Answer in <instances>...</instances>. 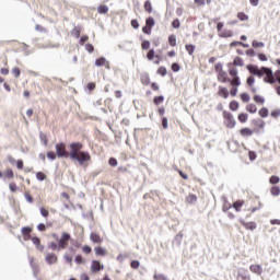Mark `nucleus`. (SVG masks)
Returning a JSON list of instances; mask_svg holds the SVG:
<instances>
[{"label": "nucleus", "instance_id": "5fc2aeb1", "mask_svg": "<svg viewBox=\"0 0 280 280\" xmlns=\"http://www.w3.org/2000/svg\"><path fill=\"white\" fill-rule=\"evenodd\" d=\"M130 266L133 270H137L139 268V266H141V262H139V260H132L130 262Z\"/></svg>", "mask_w": 280, "mask_h": 280}, {"label": "nucleus", "instance_id": "4c0bfd02", "mask_svg": "<svg viewBox=\"0 0 280 280\" xmlns=\"http://www.w3.org/2000/svg\"><path fill=\"white\" fill-rule=\"evenodd\" d=\"M255 126L256 128H259L261 130L266 128V121H264L262 119L255 120Z\"/></svg>", "mask_w": 280, "mask_h": 280}, {"label": "nucleus", "instance_id": "f8f14e48", "mask_svg": "<svg viewBox=\"0 0 280 280\" xmlns=\"http://www.w3.org/2000/svg\"><path fill=\"white\" fill-rule=\"evenodd\" d=\"M46 262L49 264V266L54 264H58V256L54 253H48L45 257Z\"/></svg>", "mask_w": 280, "mask_h": 280}, {"label": "nucleus", "instance_id": "79ce46f5", "mask_svg": "<svg viewBox=\"0 0 280 280\" xmlns=\"http://www.w3.org/2000/svg\"><path fill=\"white\" fill-rule=\"evenodd\" d=\"M24 197H25V200L32 205L34 202V197H32V194H30V191H25L24 192Z\"/></svg>", "mask_w": 280, "mask_h": 280}, {"label": "nucleus", "instance_id": "a18cd8bd", "mask_svg": "<svg viewBox=\"0 0 280 280\" xmlns=\"http://www.w3.org/2000/svg\"><path fill=\"white\" fill-rule=\"evenodd\" d=\"M145 25H147V27H151L152 28L155 25L154 18H148L145 20Z\"/></svg>", "mask_w": 280, "mask_h": 280}, {"label": "nucleus", "instance_id": "393cba45", "mask_svg": "<svg viewBox=\"0 0 280 280\" xmlns=\"http://www.w3.org/2000/svg\"><path fill=\"white\" fill-rule=\"evenodd\" d=\"M229 108H230V110L235 113V110L240 109V103L237 101H232V102H230Z\"/></svg>", "mask_w": 280, "mask_h": 280}, {"label": "nucleus", "instance_id": "a878e982", "mask_svg": "<svg viewBox=\"0 0 280 280\" xmlns=\"http://www.w3.org/2000/svg\"><path fill=\"white\" fill-rule=\"evenodd\" d=\"M98 14H108V5L101 4L97 7Z\"/></svg>", "mask_w": 280, "mask_h": 280}, {"label": "nucleus", "instance_id": "ddd939ff", "mask_svg": "<svg viewBox=\"0 0 280 280\" xmlns=\"http://www.w3.org/2000/svg\"><path fill=\"white\" fill-rule=\"evenodd\" d=\"M240 135H241V137H244V139H246L248 137H253V135H255V130H253L248 127H244L240 130Z\"/></svg>", "mask_w": 280, "mask_h": 280}, {"label": "nucleus", "instance_id": "423d86ee", "mask_svg": "<svg viewBox=\"0 0 280 280\" xmlns=\"http://www.w3.org/2000/svg\"><path fill=\"white\" fill-rule=\"evenodd\" d=\"M222 27H224V23L223 22H219L217 23V31H218V35L220 38H231L233 36V31L231 30H223Z\"/></svg>", "mask_w": 280, "mask_h": 280}, {"label": "nucleus", "instance_id": "a211bd4d", "mask_svg": "<svg viewBox=\"0 0 280 280\" xmlns=\"http://www.w3.org/2000/svg\"><path fill=\"white\" fill-rule=\"evenodd\" d=\"M247 85L249 86L252 93H257V88H255V77L254 75H249L247 78Z\"/></svg>", "mask_w": 280, "mask_h": 280}, {"label": "nucleus", "instance_id": "c756f323", "mask_svg": "<svg viewBox=\"0 0 280 280\" xmlns=\"http://www.w3.org/2000/svg\"><path fill=\"white\" fill-rule=\"evenodd\" d=\"M185 49L189 54V56H194V51H196V46L191 44H186Z\"/></svg>", "mask_w": 280, "mask_h": 280}, {"label": "nucleus", "instance_id": "4468645a", "mask_svg": "<svg viewBox=\"0 0 280 280\" xmlns=\"http://www.w3.org/2000/svg\"><path fill=\"white\" fill-rule=\"evenodd\" d=\"M229 69H231V67H233L235 69V67H244V59H242V57H235L232 63L228 65Z\"/></svg>", "mask_w": 280, "mask_h": 280}, {"label": "nucleus", "instance_id": "9b49d317", "mask_svg": "<svg viewBox=\"0 0 280 280\" xmlns=\"http://www.w3.org/2000/svg\"><path fill=\"white\" fill-rule=\"evenodd\" d=\"M249 270L250 272H253L254 275H257L258 277H261V275H264V268L261 267V265H250L249 266Z\"/></svg>", "mask_w": 280, "mask_h": 280}, {"label": "nucleus", "instance_id": "72a5a7b5", "mask_svg": "<svg viewBox=\"0 0 280 280\" xmlns=\"http://www.w3.org/2000/svg\"><path fill=\"white\" fill-rule=\"evenodd\" d=\"M144 10L148 12V14H152V2H150V0L144 2Z\"/></svg>", "mask_w": 280, "mask_h": 280}, {"label": "nucleus", "instance_id": "39448f33", "mask_svg": "<svg viewBox=\"0 0 280 280\" xmlns=\"http://www.w3.org/2000/svg\"><path fill=\"white\" fill-rule=\"evenodd\" d=\"M223 124L226 128H229L230 130H233V128L237 126V120H235V117L231 114V112L224 110Z\"/></svg>", "mask_w": 280, "mask_h": 280}, {"label": "nucleus", "instance_id": "f03ea898", "mask_svg": "<svg viewBox=\"0 0 280 280\" xmlns=\"http://www.w3.org/2000/svg\"><path fill=\"white\" fill-rule=\"evenodd\" d=\"M247 71L252 75H257V78H262L266 84H278L275 86L277 95L280 96V69L272 71L271 68L268 67H257L255 65H247Z\"/></svg>", "mask_w": 280, "mask_h": 280}, {"label": "nucleus", "instance_id": "052dcab7", "mask_svg": "<svg viewBox=\"0 0 280 280\" xmlns=\"http://www.w3.org/2000/svg\"><path fill=\"white\" fill-rule=\"evenodd\" d=\"M172 27H174V30H178V27H180V21L178 19H175L172 22Z\"/></svg>", "mask_w": 280, "mask_h": 280}, {"label": "nucleus", "instance_id": "6ab92c4d", "mask_svg": "<svg viewBox=\"0 0 280 280\" xmlns=\"http://www.w3.org/2000/svg\"><path fill=\"white\" fill-rule=\"evenodd\" d=\"M90 240L93 242V244H100L102 242V237L96 232H92L90 234Z\"/></svg>", "mask_w": 280, "mask_h": 280}, {"label": "nucleus", "instance_id": "20e7f679", "mask_svg": "<svg viewBox=\"0 0 280 280\" xmlns=\"http://www.w3.org/2000/svg\"><path fill=\"white\" fill-rule=\"evenodd\" d=\"M214 70L217 73L218 82H221V84H226V83L231 84V82L233 81V77L229 78V73L224 71L222 63H217L214 66Z\"/></svg>", "mask_w": 280, "mask_h": 280}, {"label": "nucleus", "instance_id": "13d9d810", "mask_svg": "<svg viewBox=\"0 0 280 280\" xmlns=\"http://www.w3.org/2000/svg\"><path fill=\"white\" fill-rule=\"evenodd\" d=\"M9 189L14 194L19 189V186H16V183H10L9 184Z\"/></svg>", "mask_w": 280, "mask_h": 280}, {"label": "nucleus", "instance_id": "f704fd0d", "mask_svg": "<svg viewBox=\"0 0 280 280\" xmlns=\"http://www.w3.org/2000/svg\"><path fill=\"white\" fill-rule=\"evenodd\" d=\"M242 102H244L245 104H248V102H250V95H248V93L244 92L240 95Z\"/></svg>", "mask_w": 280, "mask_h": 280}, {"label": "nucleus", "instance_id": "774afa93", "mask_svg": "<svg viewBox=\"0 0 280 280\" xmlns=\"http://www.w3.org/2000/svg\"><path fill=\"white\" fill-rule=\"evenodd\" d=\"M72 34H73V36H75V38H80V28H78V27L73 28Z\"/></svg>", "mask_w": 280, "mask_h": 280}, {"label": "nucleus", "instance_id": "7ed1b4c3", "mask_svg": "<svg viewBox=\"0 0 280 280\" xmlns=\"http://www.w3.org/2000/svg\"><path fill=\"white\" fill-rule=\"evenodd\" d=\"M229 75L232 77V81H231V90H230V95L232 97H235L237 95V88L242 86V81L240 79V71L237 70V68H233L230 67L229 69Z\"/></svg>", "mask_w": 280, "mask_h": 280}, {"label": "nucleus", "instance_id": "8fccbe9b", "mask_svg": "<svg viewBox=\"0 0 280 280\" xmlns=\"http://www.w3.org/2000/svg\"><path fill=\"white\" fill-rule=\"evenodd\" d=\"M141 49L148 50L150 49V40L145 39L141 43Z\"/></svg>", "mask_w": 280, "mask_h": 280}, {"label": "nucleus", "instance_id": "6e6d98bb", "mask_svg": "<svg viewBox=\"0 0 280 280\" xmlns=\"http://www.w3.org/2000/svg\"><path fill=\"white\" fill-rule=\"evenodd\" d=\"M153 279L154 280H167V278L163 273H155Z\"/></svg>", "mask_w": 280, "mask_h": 280}, {"label": "nucleus", "instance_id": "0eeeda50", "mask_svg": "<svg viewBox=\"0 0 280 280\" xmlns=\"http://www.w3.org/2000/svg\"><path fill=\"white\" fill-rule=\"evenodd\" d=\"M69 240H71V235L67 232L61 234V238L58 241L59 249L65 250L67 246H69Z\"/></svg>", "mask_w": 280, "mask_h": 280}, {"label": "nucleus", "instance_id": "0e129e2a", "mask_svg": "<svg viewBox=\"0 0 280 280\" xmlns=\"http://www.w3.org/2000/svg\"><path fill=\"white\" fill-rule=\"evenodd\" d=\"M271 117H273V119H277L278 117H280V109H273L271 112Z\"/></svg>", "mask_w": 280, "mask_h": 280}, {"label": "nucleus", "instance_id": "aec40b11", "mask_svg": "<svg viewBox=\"0 0 280 280\" xmlns=\"http://www.w3.org/2000/svg\"><path fill=\"white\" fill-rule=\"evenodd\" d=\"M140 82L143 84V86H149L150 84V74L143 73L140 75Z\"/></svg>", "mask_w": 280, "mask_h": 280}, {"label": "nucleus", "instance_id": "de8ad7c7", "mask_svg": "<svg viewBox=\"0 0 280 280\" xmlns=\"http://www.w3.org/2000/svg\"><path fill=\"white\" fill-rule=\"evenodd\" d=\"M36 178L37 180H46L47 179V175L43 172H37L36 173Z\"/></svg>", "mask_w": 280, "mask_h": 280}, {"label": "nucleus", "instance_id": "4d7b16f0", "mask_svg": "<svg viewBox=\"0 0 280 280\" xmlns=\"http://www.w3.org/2000/svg\"><path fill=\"white\" fill-rule=\"evenodd\" d=\"M56 156H58L54 151L47 152V159H50V161H56Z\"/></svg>", "mask_w": 280, "mask_h": 280}, {"label": "nucleus", "instance_id": "1a4fd4ad", "mask_svg": "<svg viewBox=\"0 0 280 280\" xmlns=\"http://www.w3.org/2000/svg\"><path fill=\"white\" fill-rule=\"evenodd\" d=\"M240 224H242L246 231H255V229H257V223L254 221L246 222L244 220H240Z\"/></svg>", "mask_w": 280, "mask_h": 280}, {"label": "nucleus", "instance_id": "f257e3e1", "mask_svg": "<svg viewBox=\"0 0 280 280\" xmlns=\"http://www.w3.org/2000/svg\"><path fill=\"white\" fill-rule=\"evenodd\" d=\"M83 148L84 144L82 142H72L69 144L70 152H67V144L65 142H59L55 145L58 159H71V161H78L82 167H86L91 163V153L82 151Z\"/></svg>", "mask_w": 280, "mask_h": 280}, {"label": "nucleus", "instance_id": "c03bdc74", "mask_svg": "<svg viewBox=\"0 0 280 280\" xmlns=\"http://www.w3.org/2000/svg\"><path fill=\"white\" fill-rule=\"evenodd\" d=\"M258 115H259L260 117H262V118L268 117V108H267V107L260 108L259 112H258Z\"/></svg>", "mask_w": 280, "mask_h": 280}, {"label": "nucleus", "instance_id": "680f3d73", "mask_svg": "<svg viewBox=\"0 0 280 280\" xmlns=\"http://www.w3.org/2000/svg\"><path fill=\"white\" fill-rule=\"evenodd\" d=\"M75 264H84V258L82 257V255H77L74 258Z\"/></svg>", "mask_w": 280, "mask_h": 280}, {"label": "nucleus", "instance_id": "dca6fc26", "mask_svg": "<svg viewBox=\"0 0 280 280\" xmlns=\"http://www.w3.org/2000/svg\"><path fill=\"white\" fill-rule=\"evenodd\" d=\"M31 242H33V244H34V246L37 250H40V252L45 250V246L40 245V238L39 237L33 236L31 238Z\"/></svg>", "mask_w": 280, "mask_h": 280}, {"label": "nucleus", "instance_id": "49530a36", "mask_svg": "<svg viewBox=\"0 0 280 280\" xmlns=\"http://www.w3.org/2000/svg\"><path fill=\"white\" fill-rule=\"evenodd\" d=\"M32 228H30V226H24V228H22V230H21V233H22V235H28V234H32Z\"/></svg>", "mask_w": 280, "mask_h": 280}, {"label": "nucleus", "instance_id": "f3484780", "mask_svg": "<svg viewBox=\"0 0 280 280\" xmlns=\"http://www.w3.org/2000/svg\"><path fill=\"white\" fill-rule=\"evenodd\" d=\"M96 257H106L108 255V250L102 246H97L94 248Z\"/></svg>", "mask_w": 280, "mask_h": 280}, {"label": "nucleus", "instance_id": "cd10ccee", "mask_svg": "<svg viewBox=\"0 0 280 280\" xmlns=\"http://www.w3.org/2000/svg\"><path fill=\"white\" fill-rule=\"evenodd\" d=\"M238 121L241 124H246V121H248V114L246 113H241L238 114V117H237Z\"/></svg>", "mask_w": 280, "mask_h": 280}, {"label": "nucleus", "instance_id": "bb28decb", "mask_svg": "<svg viewBox=\"0 0 280 280\" xmlns=\"http://www.w3.org/2000/svg\"><path fill=\"white\" fill-rule=\"evenodd\" d=\"M246 110L247 113H250L252 115H254V113H257V105L250 103L246 105Z\"/></svg>", "mask_w": 280, "mask_h": 280}, {"label": "nucleus", "instance_id": "473e14b6", "mask_svg": "<svg viewBox=\"0 0 280 280\" xmlns=\"http://www.w3.org/2000/svg\"><path fill=\"white\" fill-rule=\"evenodd\" d=\"M269 183H270V185H279V183H280V177L277 176V175H272V176L269 178Z\"/></svg>", "mask_w": 280, "mask_h": 280}, {"label": "nucleus", "instance_id": "412c9836", "mask_svg": "<svg viewBox=\"0 0 280 280\" xmlns=\"http://www.w3.org/2000/svg\"><path fill=\"white\" fill-rule=\"evenodd\" d=\"M186 202H187V205H196V202H198V196H196L194 194H189L186 197Z\"/></svg>", "mask_w": 280, "mask_h": 280}, {"label": "nucleus", "instance_id": "3c124183", "mask_svg": "<svg viewBox=\"0 0 280 280\" xmlns=\"http://www.w3.org/2000/svg\"><path fill=\"white\" fill-rule=\"evenodd\" d=\"M48 248H50V250H58V252L61 250L59 245L57 243H55V242H51L49 244Z\"/></svg>", "mask_w": 280, "mask_h": 280}, {"label": "nucleus", "instance_id": "9d476101", "mask_svg": "<svg viewBox=\"0 0 280 280\" xmlns=\"http://www.w3.org/2000/svg\"><path fill=\"white\" fill-rule=\"evenodd\" d=\"M95 66L96 67H105V69H110V62L108 60H106L105 57H100L98 59H96Z\"/></svg>", "mask_w": 280, "mask_h": 280}, {"label": "nucleus", "instance_id": "ea45409f", "mask_svg": "<svg viewBox=\"0 0 280 280\" xmlns=\"http://www.w3.org/2000/svg\"><path fill=\"white\" fill-rule=\"evenodd\" d=\"M155 56H156V52L154 51V49H150L147 52V59L150 60V61L154 60Z\"/></svg>", "mask_w": 280, "mask_h": 280}, {"label": "nucleus", "instance_id": "4be33fe9", "mask_svg": "<svg viewBox=\"0 0 280 280\" xmlns=\"http://www.w3.org/2000/svg\"><path fill=\"white\" fill-rule=\"evenodd\" d=\"M3 178L4 180H12V178H14V171H12V168H7L3 173Z\"/></svg>", "mask_w": 280, "mask_h": 280}, {"label": "nucleus", "instance_id": "58836bf2", "mask_svg": "<svg viewBox=\"0 0 280 280\" xmlns=\"http://www.w3.org/2000/svg\"><path fill=\"white\" fill-rule=\"evenodd\" d=\"M168 44L171 47H176V35L172 34L168 36Z\"/></svg>", "mask_w": 280, "mask_h": 280}, {"label": "nucleus", "instance_id": "e2e57ef3", "mask_svg": "<svg viewBox=\"0 0 280 280\" xmlns=\"http://www.w3.org/2000/svg\"><path fill=\"white\" fill-rule=\"evenodd\" d=\"M91 250H92V248H91V246H89V245H85V246L82 247V252H83L85 255H91Z\"/></svg>", "mask_w": 280, "mask_h": 280}, {"label": "nucleus", "instance_id": "603ef678", "mask_svg": "<svg viewBox=\"0 0 280 280\" xmlns=\"http://www.w3.org/2000/svg\"><path fill=\"white\" fill-rule=\"evenodd\" d=\"M39 211H40V215H43V218H49V210L40 207Z\"/></svg>", "mask_w": 280, "mask_h": 280}, {"label": "nucleus", "instance_id": "c9c22d12", "mask_svg": "<svg viewBox=\"0 0 280 280\" xmlns=\"http://www.w3.org/2000/svg\"><path fill=\"white\" fill-rule=\"evenodd\" d=\"M156 73H158L159 75H162L163 78H165V75H167V68L161 66V67L158 69Z\"/></svg>", "mask_w": 280, "mask_h": 280}, {"label": "nucleus", "instance_id": "5701e85b", "mask_svg": "<svg viewBox=\"0 0 280 280\" xmlns=\"http://www.w3.org/2000/svg\"><path fill=\"white\" fill-rule=\"evenodd\" d=\"M253 100L255 104H258V106H264V104H266V98L261 95H254Z\"/></svg>", "mask_w": 280, "mask_h": 280}, {"label": "nucleus", "instance_id": "7c9ffc66", "mask_svg": "<svg viewBox=\"0 0 280 280\" xmlns=\"http://www.w3.org/2000/svg\"><path fill=\"white\" fill-rule=\"evenodd\" d=\"M163 102H165V97L163 95L154 96L153 98V104H155V106L163 104Z\"/></svg>", "mask_w": 280, "mask_h": 280}, {"label": "nucleus", "instance_id": "864d4df0", "mask_svg": "<svg viewBox=\"0 0 280 280\" xmlns=\"http://www.w3.org/2000/svg\"><path fill=\"white\" fill-rule=\"evenodd\" d=\"M142 32H143V34H147L148 36H150L152 34V28H151V26L144 25L142 27Z\"/></svg>", "mask_w": 280, "mask_h": 280}, {"label": "nucleus", "instance_id": "2eb2a0df", "mask_svg": "<svg viewBox=\"0 0 280 280\" xmlns=\"http://www.w3.org/2000/svg\"><path fill=\"white\" fill-rule=\"evenodd\" d=\"M218 95L219 97H223V100H229V89H226L225 86H219Z\"/></svg>", "mask_w": 280, "mask_h": 280}, {"label": "nucleus", "instance_id": "69168bd1", "mask_svg": "<svg viewBox=\"0 0 280 280\" xmlns=\"http://www.w3.org/2000/svg\"><path fill=\"white\" fill-rule=\"evenodd\" d=\"M108 163H109V165H110L112 167H117V159L110 158V159L108 160Z\"/></svg>", "mask_w": 280, "mask_h": 280}, {"label": "nucleus", "instance_id": "bf43d9fd", "mask_svg": "<svg viewBox=\"0 0 280 280\" xmlns=\"http://www.w3.org/2000/svg\"><path fill=\"white\" fill-rule=\"evenodd\" d=\"M85 50H86L89 54H93V51H95V47H93L92 44H86V45H85Z\"/></svg>", "mask_w": 280, "mask_h": 280}, {"label": "nucleus", "instance_id": "e433bc0d", "mask_svg": "<svg viewBox=\"0 0 280 280\" xmlns=\"http://www.w3.org/2000/svg\"><path fill=\"white\" fill-rule=\"evenodd\" d=\"M271 196H280V187L279 186H272L270 188Z\"/></svg>", "mask_w": 280, "mask_h": 280}, {"label": "nucleus", "instance_id": "2f4dec72", "mask_svg": "<svg viewBox=\"0 0 280 280\" xmlns=\"http://www.w3.org/2000/svg\"><path fill=\"white\" fill-rule=\"evenodd\" d=\"M265 46L266 45L264 44V42H257V40H253L252 42V47H254V49H261Z\"/></svg>", "mask_w": 280, "mask_h": 280}, {"label": "nucleus", "instance_id": "37998d69", "mask_svg": "<svg viewBox=\"0 0 280 280\" xmlns=\"http://www.w3.org/2000/svg\"><path fill=\"white\" fill-rule=\"evenodd\" d=\"M11 73L14 75V78H21V69L19 67L12 68Z\"/></svg>", "mask_w": 280, "mask_h": 280}, {"label": "nucleus", "instance_id": "338daca9", "mask_svg": "<svg viewBox=\"0 0 280 280\" xmlns=\"http://www.w3.org/2000/svg\"><path fill=\"white\" fill-rule=\"evenodd\" d=\"M95 86H96L95 82H90L88 83L86 89L89 91H95Z\"/></svg>", "mask_w": 280, "mask_h": 280}, {"label": "nucleus", "instance_id": "c85d7f7f", "mask_svg": "<svg viewBox=\"0 0 280 280\" xmlns=\"http://www.w3.org/2000/svg\"><path fill=\"white\" fill-rule=\"evenodd\" d=\"M242 207H244L243 200H237L233 203V209H235V211H242Z\"/></svg>", "mask_w": 280, "mask_h": 280}, {"label": "nucleus", "instance_id": "6e6552de", "mask_svg": "<svg viewBox=\"0 0 280 280\" xmlns=\"http://www.w3.org/2000/svg\"><path fill=\"white\" fill-rule=\"evenodd\" d=\"M100 270H104V265H102V262H100L98 260H92L91 272L95 275L100 272Z\"/></svg>", "mask_w": 280, "mask_h": 280}, {"label": "nucleus", "instance_id": "a19ab883", "mask_svg": "<svg viewBox=\"0 0 280 280\" xmlns=\"http://www.w3.org/2000/svg\"><path fill=\"white\" fill-rule=\"evenodd\" d=\"M237 19H238V21H248V14H246V13H244V12H238L237 13Z\"/></svg>", "mask_w": 280, "mask_h": 280}, {"label": "nucleus", "instance_id": "09e8293b", "mask_svg": "<svg viewBox=\"0 0 280 280\" xmlns=\"http://www.w3.org/2000/svg\"><path fill=\"white\" fill-rule=\"evenodd\" d=\"M171 69L174 73H178V71H180V65L174 62L172 63Z\"/></svg>", "mask_w": 280, "mask_h": 280}, {"label": "nucleus", "instance_id": "b1692460", "mask_svg": "<svg viewBox=\"0 0 280 280\" xmlns=\"http://www.w3.org/2000/svg\"><path fill=\"white\" fill-rule=\"evenodd\" d=\"M236 280H250V275L245 271H238L236 276Z\"/></svg>", "mask_w": 280, "mask_h": 280}]
</instances>
